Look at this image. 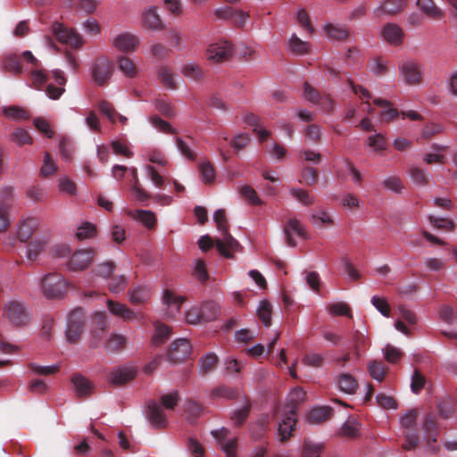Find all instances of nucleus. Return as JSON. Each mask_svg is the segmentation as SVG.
<instances>
[{
  "instance_id": "obj_1",
  "label": "nucleus",
  "mask_w": 457,
  "mask_h": 457,
  "mask_svg": "<svg viewBox=\"0 0 457 457\" xmlns=\"http://www.w3.org/2000/svg\"><path fill=\"white\" fill-rule=\"evenodd\" d=\"M213 220L218 230L221 232L222 236L221 238L215 240V246L222 256L230 259L233 257L232 252L237 251L240 247V245L228 232V224L225 210H217L214 212Z\"/></svg>"
},
{
  "instance_id": "obj_2",
  "label": "nucleus",
  "mask_w": 457,
  "mask_h": 457,
  "mask_svg": "<svg viewBox=\"0 0 457 457\" xmlns=\"http://www.w3.org/2000/svg\"><path fill=\"white\" fill-rule=\"evenodd\" d=\"M179 401V392L173 391L161 396V404L154 401L150 402L148 404V419L150 423L154 428H165L167 426V419L162 406L167 410H174Z\"/></svg>"
},
{
  "instance_id": "obj_3",
  "label": "nucleus",
  "mask_w": 457,
  "mask_h": 457,
  "mask_svg": "<svg viewBox=\"0 0 457 457\" xmlns=\"http://www.w3.org/2000/svg\"><path fill=\"white\" fill-rule=\"evenodd\" d=\"M86 315L81 308L71 312L67 318L65 330L66 340L70 344H77L84 331Z\"/></svg>"
},
{
  "instance_id": "obj_4",
  "label": "nucleus",
  "mask_w": 457,
  "mask_h": 457,
  "mask_svg": "<svg viewBox=\"0 0 457 457\" xmlns=\"http://www.w3.org/2000/svg\"><path fill=\"white\" fill-rule=\"evenodd\" d=\"M41 287L46 298H61L63 296L67 282L60 273H49L41 279Z\"/></svg>"
},
{
  "instance_id": "obj_5",
  "label": "nucleus",
  "mask_w": 457,
  "mask_h": 457,
  "mask_svg": "<svg viewBox=\"0 0 457 457\" xmlns=\"http://www.w3.org/2000/svg\"><path fill=\"white\" fill-rule=\"evenodd\" d=\"M113 72L112 62L105 57L99 56L93 62L90 68L92 80L99 87L108 84Z\"/></svg>"
},
{
  "instance_id": "obj_6",
  "label": "nucleus",
  "mask_w": 457,
  "mask_h": 457,
  "mask_svg": "<svg viewBox=\"0 0 457 457\" xmlns=\"http://www.w3.org/2000/svg\"><path fill=\"white\" fill-rule=\"evenodd\" d=\"M3 315L16 327L25 326L30 319L26 306L19 301H11L5 303Z\"/></svg>"
},
{
  "instance_id": "obj_7",
  "label": "nucleus",
  "mask_w": 457,
  "mask_h": 457,
  "mask_svg": "<svg viewBox=\"0 0 457 457\" xmlns=\"http://www.w3.org/2000/svg\"><path fill=\"white\" fill-rule=\"evenodd\" d=\"M51 31L57 40L65 45L78 48L83 45L82 37L74 29H70L62 23L54 22L51 26Z\"/></svg>"
},
{
  "instance_id": "obj_8",
  "label": "nucleus",
  "mask_w": 457,
  "mask_h": 457,
  "mask_svg": "<svg viewBox=\"0 0 457 457\" xmlns=\"http://www.w3.org/2000/svg\"><path fill=\"white\" fill-rule=\"evenodd\" d=\"M13 200V188L5 187L0 192V232L8 229L11 225L9 211Z\"/></svg>"
},
{
  "instance_id": "obj_9",
  "label": "nucleus",
  "mask_w": 457,
  "mask_h": 457,
  "mask_svg": "<svg viewBox=\"0 0 457 457\" xmlns=\"http://www.w3.org/2000/svg\"><path fill=\"white\" fill-rule=\"evenodd\" d=\"M229 434V429L226 428L212 431L226 457H237V438H228Z\"/></svg>"
},
{
  "instance_id": "obj_10",
  "label": "nucleus",
  "mask_w": 457,
  "mask_h": 457,
  "mask_svg": "<svg viewBox=\"0 0 457 457\" xmlns=\"http://www.w3.org/2000/svg\"><path fill=\"white\" fill-rule=\"evenodd\" d=\"M234 53L232 44L228 41H220L211 44L207 49L208 59L217 62L228 60Z\"/></svg>"
},
{
  "instance_id": "obj_11",
  "label": "nucleus",
  "mask_w": 457,
  "mask_h": 457,
  "mask_svg": "<svg viewBox=\"0 0 457 457\" xmlns=\"http://www.w3.org/2000/svg\"><path fill=\"white\" fill-rule=\"evenodd\" d=\"M399 72L408 85H418L421 81L420 66L413 61H403L399 64Z\"/></svg>"
},
{
  "instance_id": "obj_12",
  "label": "nucleus",
  "mask_w": 457,
  "mask_h": 457,
  "mask_svg": "<svg viewBox=\"0 0 457 457\" xmlns=\"http://www.w3.org/2000/svg\"><path fill=\"white\" fill-rule=\"evenodd\" d=\"M191 353V345L188 340L180 338L170 345L168 357L172 362H180L187 359Z\"/></svg>"
},
{
  "instance_id": "obj_13",
  "label": "nucleus",
  "mask_w": 457,
  "mask_h": 457,
  "mask_svg": "<svg viewBox=\"0 0 457 457\" xmlns=\"http://www.w3.org/2000/svg\"><path fill=\"white\" fill-rule=\"evenodd\" d=\"M93 258L94 252L90 249L77 251L68 262V269L72 271L84 270L89 266Z\"/></svg>"
},
{
  "instance_id": "obj_14",
  "label": "nucleus",
  "mask_w": 457,
  "mask_h": 457,
  "mask_svg": "<svg viewBox=\"0 0 457 457\" xmlns=\"http://www.w3.org/2000/svg\"><path fill=\"white\" fill-rule=\"evenodd\" d=\"M140 44L138 37L129 32H124L114 37L113 46L123 53H131L137 49Z\"/></svg>"
},
{
  "instance_id": "obj_15",
  "label": "nucleus",
  "mask_w": 457,
  "mask_h": 457,
  "mask_svg": "<svg viewBox=\"0 0 457 457\" xmlns=\"http://www.w3.org/2000/svg\"><path fill=\"white\" fill-rule=\"evenodd\" d=\"M136 370L130 366L116 367L108 376V380L112 385L121 386L134 379Z\"/></svg>"
},
{
  "instance_id": "obj_16",
  "label": "nucleus",
  "mask_w": 457,
  "mask_h": 457,
  "mask_svg": "<svg viewBox=\"0 0 457 457\" xmlns=\"http://www.w3.org/2000/svg\"><path fill=\"white\" fill-rule=\"evenodd\" d=\"M52 75L57 86L52 83L48 84L46 86V92L49 98L56 100L65 91L63 86L66 84V78L64 77L63 72L59 70L53 71Z\"/></svg>"
},
{
  "instance_id": "obj_17",
  "label": "nucleus",
  "mask_w": 457,
  "mask_h": 457,
  "mask_svg": "<svg viewBox=\"0 0 457 457\" xmlns=\"http://www.w3.org/2000/svg\"><path fill=\"white\" fill-rule=\"evenodd\" d=\"M296 425V411L293 407L278 424V436L280 441L285 442L291 436L292 431L295 429Z\"/></svg>"
},
{
  "instance_id": "obj_18",
  "label": "nucleus",
  "mask_w": 457,
  "mask_h": 457,
  "mask_svg": "<svg viewBox=\"0 0 457 457\" xmlns=\"http://www.w3.org/2000/svg\"><path fill=\"white\" fill-rule=\"evenodd\" d=\"M284 231L288 245L295 246V241L292 237V232L295 233L303 238H308V234L300 221L296 219H290L284 227Z\"/></svg>"
},
{
  "instance_id": "obj_19",
  "label": "nucleus",
  "mask_w": 457,
  "mask_h": 457,
  "mask_svg": "<svg viewBox=\"0 0 457 457\" xmlns=\"http://www.w3.org/2000/svg\"><path fill=\"white\" fill-rule=\"evenodd\" d=\"M107 306L112 314L120 317L124 320H131L135 318V312L123 303L108 300Z\"/></svg>"
},
{
  "instance_id": "obj_20",
  "label": "nucleus",
  "mask_w": 457,
  "mask_h": 457,
  "mask_svg": "<svg viewBox=\"0 0 457 457\" xmlns=\"http://www.w3.org/2000/svg\"><path fill=\"white\" fill-rule=\"evenodd\" d=\"M38 226V220L37 218L31 217L24 220L19 228L18 230V237L21 242L28 241L32 236L34 230Z\"/></svg>"
},
{
  "instance_id": "obj_21",
  "label": "nucleus",
  "mask_w": 457,
  "mask_h": 457,
  "mask_svg": "<svg viewBox=\"0 0 457 457\" xmlns=\"http://www.w3.org/2000/svg\"><path fill=\"white\" fill-rule=\"evenodd\" d=\"M333 409L328 406H321L312 409L308 414V421L311 424H319L331 418Z\"/></svg>"
},
{
  "instance_id": "obj_22",
  "label": "nucleus",
  "mask_w": 457,
  "mask_h": 457,
  "mask_svg": "<svg viewBox=\"0 0 457 457\" xmlns=\"http://www.w3.org/2000/svg\"><path fill=\"white\" fill-rule=\"evenodd\" d=\"M382 35L386 42L397 45L402 41L403 30L396 24L387 23L382 30Z\"/></svg>"
},
{
  "instance_id": "obj_23",
  "label": "nucleus",
  "mask_w": 457,
  "mask_h": 457,
  "mask_svg": "<svg viewBox=\"0 0 457 457\" xmlns=\"http://www.w3.org/2000/svg\"><path fill=\"white\" fill-rule=\"evenodd\" d=\"M71 381L74 385L76 394L79 397L87 396L92 392V385L88 379H87L81 374H74Z\"/></svg>"
},
{
  "instance_id": "obj_24",
  "label": "nucleus",
  "mask_w": 457,
  "mask_h": 457,
  "mask_svg": "<svg viewBox=\"0 0 457 457\" xmlns=\"http://www.w3.org/2000/svg\"><path fill=\"white\" fill-rule=\"evenodd\" d=\"M144 25L149 29L161 30L163 28L160 16L154 7L149 8L143 14Z\"/></svg>"
},
{
  "instance_id": "obj_25",
  "label": "nucleus",
  "mask_w": 457,
  "mask_h": 457,
  "mask_svg": "<svg viewBox=\"0 0 457 457\" xmlns=\"http://www.w3.org/2000/svg\"><path fill=\"white\" fill-rule=\"evenodd\" d=\"M337 386L342 392L352 395L355 393L358 387V383L351 374L343 373L338 377Z\"/></svg>"
},
{
  "instance_id": "obj_26",
  "label": "nucleus",
  "mask_w": 457,
  "mask_h": 457,
  "mask_svg": "<svg viewBox=\"0 0 457 457\" xmlns=\"http://www.w3.org/2000/svg\"><path fill=\"white\" fill-rule=\"evenodd\" d=\"M3 70L14 75H20L22 72L21 57L17 54H7L3 60Z\"/></svg>"
},
{
  "instance_id": "obj_27",
  "label": "nucleus",
  "mask_w": 457,
  "mask_h": 457,
  "mask_svg": "<svg viewBox=\"0 0 457 457\" xmlns=\"http://www.w3.org/2000/svg\"><path fill=\"white\" fill-rule=\"evenodd\" d=\"M417 5L425 14L432 19L440 20L444 15L441 9L436 5L433 0H418Z\"/></svg>"
},
{
  "instance_id": "obj_28",
  "label": "nucleus",
  "mask_w": 457,
  "mask_h": 457,
  "mask_svg": "<svg viewBox=\"0 0 457 457\" xmlns=\"http://www.w3.org/2000/svg\"><path fill=\"white\" fill-rule=\"evenodd\" d=\"M251 411V402L249 399H245L244 405L230 413V420L233 421L235 426H241L248 418Z\"/></svg>"
},
{
  "instance_id": "obj_29",
  "label": "nucleus",
  "mask_w": 457,
  "mask_h": 457,
  "mask_svg": "<svg viewBox=\"0 0 457 457\" xmlns=\"http://www.w3.org/2000/svg\"><path fill=\"white\" fill-rule=\"evenodd\" d=\"M325 30L328 37L335 40H345L349 36L348 29L343 25L328 24L325 27Z\"/></svg>"
},
{
  "instance_id": "obj_30",
  "label": "nucleus",
  "mask_w": 457,
  "mask_h": 457,
  "mask_svg": "<svg viewBox=\"0 0 457 457\" xmlns=\"http://www.w3.org/2000/svg\"><path fill=\"white\" fill-rule=\"evenodd\" d=\"M150 296V289L147 287H136L129 291V301L134 304L145 303Z\"/></svg>"
},
{
  "instance_id": "obj_31",
  "label": "nucleus",
  "mask_w": 457,
  "mask_h": 457,
  "mask_svg": "<svg viewBox=\"0 0 457 457\" xmlns=\"http://www.w3.org/2000/svg\"><path fill=\"white\" fill-rule=\"evenodd\" d=\"M203 312V318L204 322H209L215 320L220 314L219 305L213 301H208L203 303L200 307Z\"/></svg>"
},
{
  "instance_id": "obj_32",
  "label": "nucleus",
  "mask_w": 457,
  "mask_h": 457,
  "mask_svg": "<svg viewBox=\"0 0 457 457\" xmlns=\"http://www.w3.org/2000/svg\"><path fill=\"white\" fill-rule=\"evenodd\" d=\"M126 345V338L120 334H112L106 343L104 349L108 353H114L124 348Z\"/></svg>"
},
{
  "instance_id": "obj_33",
  "label": "nucleus",
  "mask_w": 457,
  "mask_h": 457,
  "mask_svg": "<svg viewBox=\"0 0 457 457\" xmlns=\"http://www.w3.org/2000/svg\"><path fill=\"white\" fill-rule=\"evenodd\" d=\"M170 336V328L162 324H155V332L153 336L152 342L158 346L162 345Z\"/></svg>"
},
{
  "instance_id": "obj_34",
  "label": "nucleus",
  "mask_w": 457,
  "mask_h": 457,
  "mask_svg": "<svg viewBox=\"0 0 457 457\" xmlns=\"http://www.w3.org/2000/svg\"><path fill=\"white\" fill-rule=\"evenodd\" d=\"M353 340L354 355L358 359L360 358L361 352L369 345V338L361 332L356 330L353 334Z\"/></svg>"
},
{
  "instance_id": "obj_35",
  "label": "nucleus",
  "mask_w": 457,
  "mask_h": 457,
  "mask_svg": "<svg viewBox=\"0 0 457 457\" xmlns=\"http://www.w3.org/2000/svg\"><path fill=\"white\" fill-rule=\"evenodd\" d=\"M271 309L272 306L267 300L262 301L257 309L258 318L266 327H270L271 324Z\"/></svg>"
},
{
  "instance_id": "obj_36",
  "label": "nucleus",
  "mask_w": 457,
  "mask_h": 457,
  "mask_svg": "<svg viewBox=\"0 0 457 457\" xmlns=\"http://www.w3.org/2000/svg\"><path fill=\"white\" fill-rule=\"evenodd\" d=\"M368 370L372 378L382 381L387 368L382 361H371L368 364Z\"/></svg>"
},
{
  "instance_id": "obj_37",
  "label": "nucleus",
  "mask_w": 457,
  "mask_h": 457,
  "mask_svg": "<svg viewBox=\"0 0 457 457\" xmlns=\"http://www.w3.org/2000/svg\"><path fill=\"white\" fill-rule=\"evenodd\" d=\"M289 47L296 54H305L310 52V44L303 41L296 35H292L289 40Z\"/></svg>"
},
{
  "instance_id": "obj_38",
  "label": "nucleus",
  "mask_w": 457,
  "mask_h": 457,
  "mask_svg": "<svg viewBox=\"0 0 457 457\" xmlns=\"http://www.w3.org/2000/svg\"><path fill=\"white\" fill-rule=\"evenodd\" d=\"M57 170V164L49 153H45L44 162L40 169V176L44 178L54 175Z\"/></svg>"
},
{
  "instance_id": "obj_39",
  "label": "nucleus",
  "mask_w": 457,
  "mask_h": 457,
  "mask_svg": "<svg viewBox=\"0 0 457 457\" xmlns=\"http://www.w3.org/2000/svg\"><path fill=\"white\" fill-rule=\"evenodd\" d=\"M131 173L134 179V184L132 186V191L135 195V197L141 202L148 201L152 196L150 194H148L144 188H142L138 185V179H137V169L133 168L131 170Z\"/></svg>"
},
{
  "instance_id": "obj_40",
  "label": "nucleus",
  "mask_w": 457,
  "mask_h": 457,
  "mask_svg": "<svg viewBox=\"0 0 457 457\" xmlns=\"http://www.w3.org/2000/svg\"><path fill=\"white\" fill-rule=\"evenodd\" d=\"M120 70L127 76L133 78L137 75V70L135 63L126 56H122L118 60Z\"/></svg>"
},
{
  "instance_id": "obj_41",
  "label": "nucleus",
  "mask_w": 457,
  "mask_h": 457,
  "mask_svg": "<svg viewBox=\"0 0 457 457\" xmlns=\"http://www.w3.org/2000/svg\"><path fill=\"white\" fill-rule=\"evenodd\" d=\"M199 171L203 181L205 184H211L215 179V170L212 164L207 161L199 164Z\"/></svg>"
},
{
  "instance_id": "obj_42",
  "label": "nucleus",
  "mask_w": 457,
  "mask_h": 457,
  "mask_svg": "<svg viewBox=\"0 0 457 457\" xmlns=\"http://www.w3.org/2000/svg\"><path fill=\"white\" fill-rule=\"evenodd\" d=\"M311 222L314 227L319 228H323L324 225H333V220L331 219L329 214L324 211L313 213L311 217Z\"/></svg>"
},
{
  "instance_id": "obj_43",
  "label": "nucleus",
  "mask_w": 457,
  "mask_h": 457,
  "mask_svg": "<svg viewBox=\"0 0 457 457\" xmlns=\"http://www.w3.org/2000/svg\"><path fill=\"white\" fill-rule=\"evenodd\" d=\"M218 361V357L214 353H208L200 360V372L205 375L212 371Z\"/></svg>"
},
{
  "instance_id": "obj_44",
  "label": "nucleus",
  "mask_w": 457,
  "mask_h": 457,
  "mask_svg": "<svg viewBox=\"0 0 457 457\" xmlns=\"http://www.w3.org/2000/svg\"><path fill=\"white\" fill-rule=\"evenodd\" d=\"M4 114L13 120H28L29 113L27 110L18 106H9L4 109Z\"/></svg>"
},
{
  "instance_id": "obj_45",
  "label": "nucleus",
  "mask_w": 457,
  "mask_h": 457,
  "mask_svg": "<svg viewBox=\"0 0 457 457\" xmlns=\"http://www.w3.org/2000/svg\"><path fill=\"white\" fill-rule=\"evenodd\" d=\"M243 197L253 205H262L263 203L257 195L256 191L251 186L245 185L240 188Z\"/></svg>"
},
{
  "instance_id": "obj_46",
  "label": "nucleus",
  "mask_w": 457,
  "mask_h": 457,
  "mask_svg": "<svg viewBox=\"0 0 457 457\" xmlns=\"http://www.w3.org/2000/svg\"><path fill=\"white\" fill-rule=\"evenodd\" d=\"M291 195L303 205L309 206L314 203V196L306 190L301 188H292Z\"/></svg>"
},
{
  "instance_id": "obj_47",
  "label": "nucleus",
  "mask_w": 457,
  "mask_h": 457,
  "mask_svg": "<svg viewBox=\"0 0 457 457\" xmlns=\"http://www.w3.org/2000/svg\"><path fill=\"white\" fill-rule=\"evenodd\" d=\"M193 276L204 284L209 279L206 264L204 260H197L193 270Z\"/></svg>"
},
{
  "instance_id": "obj_48",
  "label": "nucleus",
  "mask_w": 457,
  "mask_h": 457,
  "mask_svg": "<svg viewBox=\"0 0 457 457\" xmlns=\"http://www.w3.org/2000/svg\"><path fill=\"white\" fill-rule=\"evenodd\" d=\"M368 67L373 74L378 77L385 75L387 71L386 64L382 58L372 59Z\"/></svg>"
},
{
  "instance_id": "obj_49",
  "label": "nucleus",
  "mask_w": 457,
  "mask_h": 457,
  "mask_svg": "<svg viewBox=\"0 0 457 457\" xmlns=\"http://www.w3.org/2000/svg\"><path fill=\"white\" fill-rule=\"evenodd\" d=\"M182 72L186 77L191 78L195 80H199L204 76L202 68L195 63L186 64L183 68Z\"/></svg>"
},
{
  "instance_id": "obj_50",
  "label": "nucleus",
  "mask_w": 457,
  "mask_h": 457,
  "mask_svg": "<svg viewBox=\"0 0 457 457\" xmlns=\"http://www.w3.org/2000/svg\"><path fill=\"white\" fill-rule=\"evenodd\" d=\"M48 79V74L44 70L35 69L31 71L32 84L37 89H41Z\"/></svg>"
},
{
  "instance_id": "obj_51",
  "label": "nucleus",
  "mask_w": 457,
  "mask_h": 457,
  "mask_svg": "<svg viewBox=\"0 0 457 457\" xmlns=\"http://www.w3.org/2000/svg\"><path fill=\"white\" fill-rule=\"evenodd\" d=\"M137 219L148 228H153L156 223V217L151 211H137Z\"/></svg>"
},
{
  "instance_id": "obj_52",
  "label": "nucleus",
  "mask_w": 457,
  "mask_h": 457,
  "mask_svg": "<svg viewBox=\"0 0 457 457\" xmlns=\"http://www.w3.org/2000/svg\"><path fill=\"white\" fill-rule=\"evenodd\" d=\"M150 121L154 127L158 129L162 132L169 134H176V130L170 126V124L157 115H153L150 118Z\"/></svg>"
},
{
  "instance_id": "obj_53",
  "label": "nucleus",
  "mask_w": 457,
  "mask_h": 457,
  "mask_svg": "<svg viewBox=\"0 0 457 457\" xmlns=\"http://www.w3.org/2000/svg\"><path fill=\"white\" fill-rule=\"evenodd\" d=\"M12 140L20 145L32 144V137L29 132L23 129H16L12 135Z\"/></svg>"
},
{
  "instance_id": "obj_54",
  "label": "nucleus",
  "mask_w": 457,
  "mask_h": 457,
  "mask_svg": "<svg viewBox=\"0 0 457 457\" xmlns=\"http://www.w3.org/2000/svg\"><path fill=\"white\" fill-rule=\"evenodd\" d=\"M93 325L94 328L101 330V334H104L110 328V324L104 312H96L93 318Z\"/></svg>"
},
{
  "instance_id": "obj_55",
  "label": "nucleus",
  "mask_w": 457,
  "mask_h": 457,
  "mask_svg": "<svg viewBox=\"0 0 457 457\" xmlns=\"http://www.w3.org/2000/svg\"><path fill=\"white\" fill-rule=\"evenodd\" d=\"M329 312L332 315L336 316H347L352 317L350 307L343 302L335 303L329 305Z\"/></svg>"
},
{
  "instance_id": "obj_56",
  "label": "nucleus",
  "mask_w": 457,
  "mask_h": 457,
  "mask_svg": "<svg viewBox=\"0 0 457 457\" xmlns=\"http://www.w3.org/2000/svg\"><path fill=\"white\" fill-rule=\"evenodd\" d=\"M383 186L396 194L402 193L403 185L398 177L391 176L383 180Z\"/></svg>"
},
{
  "instance_id": "obj_57",
  "label": "nucleus",
  "mask_w": 457,
  "mask_h": 457,
  "mask_svg": "<svg viewBox=\"0 0 457 457\" xmlns=\"http://www.w3.org/2000/svg\"><path fill=\"white\" fill-rule=\"evenodd\" d=\"M159 79L161 82L169 88H175L174 81H173V74L171 71L168 67H161L158 72Z\"/></svg>"
},
{
  "instance_id": "obj_58",
  "label": "nucleus",
  "mask_w": 457,
  "mask_h": 457,
  "mask_svg": "<svg viewBox=\"0 0 457 457\" xmlns=\"http://www.w3.org/2000/svg\"><path fill=\"white\" fill-rule=\"evenodd\" d=\"M322 448V445L304 442L303 448V457H320Z\"/></svg>"
},
{
  "instance_id": "obj_59",
  "label": "nucleus",
  "mask_w": 457,
  "mask_h": 457,
  "mask_svg": "<svg viewBox=\"0 0 457 457\" xmlns=\"http://www.w3.org/2000/svg\"><path fill=\"white\" fill-rule=\"evenodd\" d=\"M98 108L102 113H104L112 123H114L116 121V114L117 112L115 111L112 104L105 100H102L98 104Z\"/></svg>"
},
{
  "instance_id": "obj_60",
  "label": "nucleus",
  "mask_w": 457,
  "mask_h": 457,
  "mask_svg": "<svg viewBox=\"0 0 457 457\" xmlns=\"http://www.w3.org/2000/svg\"><path fill=\"white\" fill-rule=\"evenodd\" d=\"M212 394L216 397H223L227 399H234L237 397L238 392L236 388H232L226 386H220L212 391Z\"/></svg>"
},
{
  "instance_id": "obj_61",
  "label": "nucleus",
  "mask_w": 457,
  "mask_h": 457,
  "mask_svg": "<svg viewBox=\"0 0 457 457\" xmlns=\"http://www.w3.org/2000/svg\"><path fill=\"white\" fill-rule=\"evenodd\" d=\"M319 174L316 169L312 167H305L302 170V182L308 186H312L317 182Z\"/></svg>"
},
{
  "instance_id": "obj_62",
  "label": "nucleus",
  "mask_w": 457,
  "mask_h": 457,
  "mask_svg": "<svg viewBox=\"0 0 457 457\" xmlns=\"http://www.w3.org/2000/svg\"><path fill=\"white\" fill-rule=\"evenodd\" d=\"M403 0H386L382 5L383 11L389 14H395L403 10Z\"/></svg>"
},
{
  "instance_id": "obj_63",
  "label": "nucleus",
  "mask_w": 457,
  "mask_h": 457,
  "mask_svg": "<svg viewBox=\"0 0 457 457\" xmlns=\"http://www.w3.org/2000/svg\"><path fill=\"white\" fill-rule=\"evenodd\" d=\"M115 270V264L112 262H107L97 265L94 269V272L96 276L104 278L110 277Z\"/></svg>"
},
{
  "instance_id": "obj_64",
  "label": "nucleus",
  "mask_w": 457,
  "mask_h": 457,
  "mask_svg": "<svg viewBox=\"0 0 457 457\" xmlns=\"http://www.w3.org/2000/svg\"><path fill=\"white\" fill-rule=\"evenodd\" d=\"M186 320L187 323L192 325L200 324L204 321L203 312L200 310V307H192L186 313Z\"/></svg>"
}]
</instances>
